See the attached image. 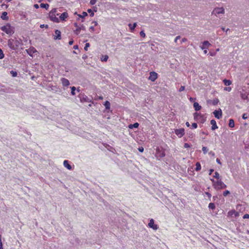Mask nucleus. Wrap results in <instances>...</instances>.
Returning a JSON list of instances; mask_svg holds the SVG:
<instances>
[{
    "mask_svg": "<svg viewBox=\"0 0 249 249\" xmlns=\"http://www.w3.org/2000/svg\"><path fill=\"white\" fill-rule=\"evenodd\" d=\"M180 38V36H176V37L175 38V40H174V41H175V42H177V40H178V39H179Z\"/></svg>",
    "mask_w": 249,
    "mask_h": 249,
    "instance_id": "nucleus-50",
    "label": "nucleus"
},
{
    "mask_svg": "<svg viewBox=\"0 0 249 249\" xmlns=\"http://www.w3.org/2000/svg\"><path fill=\"white\" fill-rule=\"evenodd\" d=\"M108 59V56L107 55H102L101 57V60L102 61L107 62Z\"/></svg>",
    "mask_w": 249,
    "mask_h": 249,
    "instance_id": "nucleus-21",
    "label": "nucleus"
},
{
    "mask_svg": "<svg viewBox=\"0 0 249 249\" xmlns=\"http://www.w3.org/2000/svg\"><path fill=\"white\" fill-rule=\"evenodd\" d=\"M208 207L210 209H214L215 208V205L213 203H210Z\"/></svg>",
    "mask_w": 249,
    "mask_h": 249,
    "instance_id": "nucleus-29",
    "label": "nucleus"
},
{
    "mask_svg": "<svg viewBox=\"0 0 249 249\" xmlns=\"http://www.w3.org/2000/svg\"><path fill=\"white\" fill-rule=\"evenodd\" d=\"M222 30L223 31H225L226 32H227L229 30V29L227 28V29H226L225 28H222Z\"/></svg>",
    "mask_w": 249,
    "mask_h": 249,
    "instance_id": "nucleus-53",
    "label": "nucleus"
},
{
    "mask_svg": "<svg viewBox=\"0 0 249 249\" xmlns=\"http://www.w3.org/2000/svg\"><path fill=\"white\" fill-rule=\"evenodd\" d=\"M223 82L225 86H230L231 84V81L230 80L224 79Z\"/></svg>",
    "mask_w": 249,
    "mask_h": 249,
    "instance_id": "nucleus-24",
    "label": "nucleus"
},
{
    "mask_svg": "<svg viewBox=\"0 0 249 249\" xmlns=\"http://www.w3.org/2000/svg\"><path fill=\"white\" fill-rule=\"evenodd\" d=\"M148 226L155 230L158 229V225L154 224V220L153 219L150 220V221L148 223Z\"/></svg>",
    "mask_w": 249,
    "mask_h": 249,
    "instance_id": "nucleus-9",
    "label": "nucleus"
},
{
    "mask_svg": "<svg viewBox=\"0 0 249 249\" xmlns=\"http://www.w3.org/2000/svg\"><path fill=\"white\" fill-rule=\"evenodd\" d=\"M156 155L158 157L161 158H163L165 156V153L164 151H160V149L158 147L156 149Z\"/></svg>",
    "mask_w": 249,
    "mask_h": 249,
    "instance_id": "nucleus-10",
    "label": "nucleus"
},
{
    "mask_svg": "<svg viewBox=\"0 0 249 249\" xmlns=\"http://www.w3.org/2000/svg\"><path fill=\"white\" fill-rule=\"evenodd\" d=\"M212 14L216 16V14H218V9H217L216 8H215L213 10Z\"/></svg>",
    "mask_w": 249,
    "mask_h": 249,
    "instance_id": "nucleus-42",
    "label": "nucleus"
},
{
    "mask_svg": "<svg viewBox=\"0 0 249 249\" xmlns=\"http://www.w3.org/2000/svg\"><path fill=\"white\" fill-rule=\"evenodd\" d=\"M1 30L8 35H11L14 33L13 28L9 23L1 27Z\"/></svg>",
    "mask_w": 249,
    "mask_h": 249,
    "instance_id": "nucleus-2",
    "label": "nucleus"
},
{
    "mask_svg": "<svg viewBox=\"0 0 249 249\" xmlns=\"http://www.w3.org/2000/svg\"><path fill=\"white\" fill-rule=\"evenodd\" d=\"M226 187V185L219 181V189L220 188H225Z\"/></svg>",
    "mask_w": 249,
    "mask_h": 249,
    "instance_id": "nucleus-27",
    "label": "nucleus"
},
{
    "mask_svg": "<svg viewBox=\"0 0 249 249\" xmlns=\"http://www.w3.org/2000/svg\"><path fill=\"white\" fill-rule=\"evenodd\" d=\"M56 9H53L50 13V18L52 21L58 23L59 22V18H57L56 16H59V14H56Z\"/></svg>",
    "mask_w": 249,
    "mask_h": 249,
    "instance_id": "nucleus-1",
    "label": "nucleus"
},
{
    "mask_svg": "<svg viewBox=\"0 0 249 249\" xmlns=\"http://www.w3.org/2000/svg\"><path fill=\"white\" fill-rule=\"evenodd\" d=\"M204 53L205 54H206L207 53V51L206 50V49H204Z\"/></svg>",
    "mask_w": 249,
    "mask_h": 249,
    "instance_id": "nucleus-64",
    "label": "nucleus"
},
{
    "mask_svg": "<svg viewBox=\"0 0 249 249\" xmlns=\"http://www.w3.org/2000/svg\"><path fill=\"white\" fill-rule=\"evenodd\" d=\"M76 90V88L75 87H71V94L72 95H75V91Z\"/></svg>",
    "mask_w": 249,
    "mask_h": 249,
    "instance_id": "nucleus-28",
    "label": "nucleus"
},
{
    "mask_svg": "<svg viewBox=\"0 0 249 249\" xmlns=\"http://www.w3.org/2000/svg\"><path fill=\"white\" fill-rule=\"evenodd\" d=\"M63 165L69 170H71L72 169L71 165L69 163V161L67 160H65L64 161Z\"/></svg>",
    "mask_w": 249,
    "mask_h": 249,
    "instance_id": "nucleus-15",
    "label": "nucleus"
},
{
    "mask_svg": "<svg viewBox=\"0 0 249 249\" xmlns=\"http://www.w3.org/2000/svg\"><path fill=\"white\" fill-rule=\"evenodd\" d=\"M210 123L212 125V129L214 130L217 128L216 121L214 120H212L210 122Z\"/></svg>",
    "mask_w": 249,
    "mask_h": 249,
    "instance_id": "nucleus-16",
    "label": "nucleus"
},
{
    "mask_svg": "<svg viewBox=\"0 0 249 249\" xmlns=\"http://www.w3.org/2000/svg\"><path fill=\"white\" fill-rule=\"evenodd\" d=\"M228 216L232 217H237L239 216V213L234 210H232L228 213Z\"/></svg>",
    "mask_w": 249,
    "mask_h": 249,
    "instance_id": "nucleus-5",
    "label": "nucleus"
},
{
    "mask_svg": "<svg viewBox=\"0 0 249 249\" xmlns=\"http://www.w3.org/2000/svg\"><path fill=\"white\" fill-rule=\"evenodd\" d=\"M11 73L12 74V76L14 77H16L17 75V72L16 71H11Z\"/></svg>",
    "mask_w": 249,
    "mask_h": 249,
    "instance_id": "nucleus-39",
    "label": "nucleus"
},
{
    "mask_svg": "<svg viewBox=\"0 0 249 249\" xmlns=\"http://www.w3.org/2000/svg\"><path fill=\"white\" fill-rule=\"evenodd\" d=\"M197 127V124L196 123H193L192 124V128H196Z\"/></svg>",
    "mask_w": 249,
    "mask_h": 249,
    "instance_id": "nucleus-41",
    "label": "nucleus"
},
{
    "mask_svg": "<svg viewBox=\"0 0 249 249\" xmlns=\"http://www.w3.org/2000/svg\"><path fill=\"white\" fill-rule=\"evenodd\" d=\"M158 78V74L154 72L151 71L150 72V76L149 77V79L152 82H154Z\"/></svg>",
    "mask_w": 249,
    "mask_h": 249,
    "instance_id": "nucleus-6",
    "label": "nucleus"
},
{
    "mask_svg": "<svg viewBox=\"0 0 249 249\" xmlns=\"http://www.w3.org/2000/svg\"><path fill=\"white\" fill-rule=\"evenodd\" d=\"M34 7L36 8V9H37V8H39V6H38V5L37 4H36L34 5Z\"/></svg>",
    "mask_w": 249,
    "mask_h": 249,
    "instance_id": "nucleus-58",
    "label": "nucleus"
},
{
    "mask_svg": "<svg viewBox=\"0 0 249 249\" xmlns=\"http://www.w3.org/2000/svg\"><path fill=\"white\" fill-rule=\"evenodd\" d=\"M218 112H219V117L220 116L222 115V110L219 108Z\"/></svg>",
    "mask_w": 249,
    "mask_h": 249,
    "instance_id": "nucleus-54",
    "label": "nucleus"
},
{
    "mask_svg": "<svg viewBox=\"0 0 249 249\" xmlns=\"http://www.w3.org/2000/svg\"><path fill=\"white\" fill-rule=\"evenodd\" d=\"M205 194H206V196H207L209 198H211V195L209 193H208V192H206V193H205Z\"/></svg>",
    "mask_w": 249,
    "mask_h": 249,
    "instance_id": "nucleus-49",
    "label": "nucleus"
},
{
    "mask_svg": "<svg viewBox=\"0 0 249 249\" xmlns=\"http://www.w3.org/2000/svg\"><path fill=\"white\" fill-rule=\"evenodd\" d=\"M74 26L76 27V29L74 30V33L78 35L80 34L83 26H79L77 23H74Z\"/></svg>",
    "mask_w": 249,
    "mask_h": 249,
    "instance_id": "nucleus-8",
    "label": "nucleus"
},
{
    "mask_svg": "<svg viewBox=\"0 0 249 249\" xmlns=\"http://www.w3.org/2000/svg\"><path fill=\"white\" fill-rule=\"evenodd\" d=\"M97 1V0H90V4L92 5H94Z\"/></svg>",
    "mask_w": 249,
    "mask_h": 249,
    "instance_id": "nucleus-43",
    "label": "nucleus"
},
{
    "mask_svg": "<svg viewBox=\"0 0 249 249\" xmlns=\"http://www.w3.org/2000/svg\"><path fill=\"white\" fill-rule=\"evenodd\" d=\"M229 126L230 127H233L234 126V122L233 120L230 119L229 120Z\"/></svg>",
    "mask_w": 249,
    "mask_h": 249,
    "instance_id": "nucleus-26",
    "label": "nucleus"
},
{
    "mask_svg": "<svg viewBox=\"0 0 249 249\" xmlns=\"http://www.w3.org/2000/svg\"><path fill=\"white\" fill-rule=\"evenodd\" d=\"M53 38L54 39H61V32L58 30L55 31V35Z\"/></svg>",
    "mask_w": 249,
    "mask_h": 249,
    "instance_id": "nucleus-13",
    "label": "nucleus"
},
{
    "mask_svg": "<svg viewBox=\"0 0 249 249\" xmlns=\"http://www.w3.org/2000/svg\"><path fill=\"white\" fill-rule=\"evenodd\" d=\"M73 43V41L72 40H70L69 42V45H71Z\"/></svg>",
    "mask_w": 249,
    "mask_h": 249,
    "instance_id": "nucleus-57",
    "label": "nucleus"
},
{
    "mask_svg": "<svg viewBox=\"0 0 249 249\" xmlns=\"http://www.w3.org/2000/svg\"><path fill=\"white\" fill-rule=\"evenodd\" d=\"M0 18L3 20H8L9 19V18L7 16V13L6 12H2Z\"/></svg>",
    "mask_w": 249,
    "mask_h": 249,
    "instance_id": "nucleus-17",
    "label": "nucleus"
},
{
    "mask_svg": "<svg viewBox=\"0 0 249 249\" xmlns=\"http://www.w3.org/2000/svg\"><path fill=\"white\" fill-rule=\"evenodd\" d=\"M187 41V39L186 38H183L182 39L181 42H184Z\"/></svg>",
    "mask_w": 249,
    "mask_h": 249,
    "instance_id": "nucleus-56",
    "label": "nucleus"
},
{
    "mask_svg": "<svg viewBox=\"0 0 249 249\" xmlns=\"http://www.w3.org/2000/svg\"><path fill=\"white\" fill-rule=\"evenodd\" d=\"M89 46H90V45H89V43H86L85 44V46L84 47V50L87 51L88 50V48L89 47Z\"/></svg>",
    "mask_w": 249,
    "mask_h": 249,
    "instance_id": "nucleus-35",
    "label": "nucleus"
},
{
    "mask_svg": "<svg viewBox=\"0 0 249 249\" xmlns=\"http://www.w3.org/2000/svg\"><path fill=\"white\" fill-rule=\"evenodd\" d=\"M230 194V192L228 190H226L225 191L223 192V195L224 196H227L228 195Z\"/></svg>",
    "mask_w": 249,
    "mask_h": 249,
    "instance_id": "nucleus-34",
    "label": "nucleus"
},
{
    "mask_svg": "<svg viewBox=\"0 0 249 249\" xmlns=\"http://www.w3.org/2000/svg\"><path fill=\"white\" fill-rule=\"evenodd\" d=\"M190 147V145L187 143H185L184 144V148H189Z\"/></svg>",
    "mask_w": 249,
    "mask_h": 249,
    "instance_id": "nucleus-45",
    "label": "nucleus"
},
{
    "mask_svg": "<svg viewBox=\"0 0 249 249\" xmlns=\"http://www.w3.org/2000/svg\"><path fill=\"white\" fill-rule=\"evenodd\" d=\"M214 115V117L216 118H218V110H215L213 112Z\"/></svg>",
    "mask_w": 249,
    "mask_h": 249,
    "instance_id": "nucleus-38",
    "label": "nucleus"
},
{
    "mask_svg": "<svg viewBox=\"0 0 249 249\" xmlns=\"http://www.w3.org/2000/svg\"><path fill=\"white\" fill-rule=\"evenodd\" d=\"M186 125L189 127L190 126V124L189 123V122H186Z\"/></svg>",
    "mask_w": 249,
    "mask_h": 249,
    "instance_id": "nucleus-63",
    "label": "nucleus"
},
{
    "mask_svg": "<svg viewBox=\"0 0 249 249\" xmlns=\"http://www.w3.org/2000/svg\"><path fill=\"white\" fill-rule=\"evenodd\" d=\"M0 249H3L2 248V243L0 242Z\"/></svg>",
    "mask_w": 249,
    "mask_h": 249,
    "instance_id": "nucleus-60",
    "label": "nucleus"
},
{
    "mask_svg": "<svg viewBox=\"0 0 249 249\" xmlns=\"http://www.w3.org/2000/svg\"><path fill=\"white\" fill-rule=\"evenodd\" d=\"M199 116V117H201V116L199 114V113H195L194 114V117L196 119H197L198 118V117Z\"/></svg>",
    "mask_w": 249,
    "mask_h": 249,
    "instance_id": "nucleus-40",
    "label": "nucleus"
},
{
    "mask_svg": "<svg viewBox=\"0 0 249 249\" xmlns=\"http://www.w3.org/2000/svg\"><path fill=\"white\" fill-rule=\"evenodd\" d=\"M104 105L105 106V107L107 109H109L110 108V104L109 102H108V101H106L105 102Z\"/></svg>",
    "mask_w": 249,
    "mask_h": 249,
    "instance_id": "nucleus-23",
    "label": "nucleus"
},
{
    "mask_svg": "<svg viewBox=\"0 0 249 249\" xmlns=\"http://www.w3.org/2000/svg\"><path fill=\"white\" fill-rule=\"evenodd\" d=\"M128 26L129 27L131 31L132 32L134 30L135 28L136 27L137 23H134L133 24L129 23L128 24Z\"/></svg>",
    "mask_w": 249,
    "mask_h": 249,
    "instance_id": "nucleus-19",
    "label": "nucleus"
},
{
    "mask_svg": "<svg viewBox=\"0 0 249 249\" xmlns=\"http://www.w3.org/2000/svg\"><path fill=\"white\" fill-rule=\"evenodd\" d=\"M247 118H248V116H247V114L244 113V114H243V115H242V118H243V119L245 120V119H247Z\"/></svg>",
    "mask_w": 249,
    "mask_h": 249,
    "instance_id": "nucleus-46",
    "label": "nucleus"
},
{
    "mask_svg": "<svg viewBox=\"0 0 249 249\" xmlns=\"http://www.w3.org/2000/svg\"><path fill=\"white\" fill-rule=\"evenodd\" d=\"M139 126L138 123H135L133 124H130L128 125L129 128L132 129L133 128H138Z\"/></svg>",
    "mask_w": 249,
    "mask_h": 249,
    "instance_id": "nucleus-20",
    "label": "nucleus"
},
{
    "mask_svg": "<svg viewBox=\"0 0 249 249\" xmlns=\"http://www.w3.org/2000/svg\"><path fill=\"white\" fill-rule=\"evenodd\" d=\"M40 27L41 28H43L44 27H46V28H48V25H44V24H41L40 26Z\"/></svg>",
    "mask_w": 249,
    "mask_h": 249,
    "instance_id": "nucleus-47",
    "label": "nucleus"
},
{
    "mask_svg": "<svg viewBox=\"0 0 249 249\" xmlns=\"http://www.w3.org/2000/svg\"><path fill=\"white\" fill-rule=\"evenodd\" d=\"M8 46L12 50H17L19 47V42L18 40H9Z\"/></svg>",
    "mask_w": 249,
    "mask_h": 249,
    "instance_id": "nucleus-3",
    "label": "nucleus"
},
{
    "mask_svg": "<svg viewBox=\"0 0 249 249\" xmlns=\"http://www.w3.org/2000/svg\"><path fill=\"white\" fill-rule=\"evenodd\" d=\"M196 168L195 170L196 171H200L201 169V166L199 162H197L196 164Z\"/></svg>",
    "mask_w": 249,
    "mask_h": 249,
    "instance_id": "nucleus-22",
    "label": "nucleus"
},
{
    "mask_svg": "<svg viewBox=\"0 0 249 249\" xmlns=\"http://www.w3.org/2000/svg\"><path fill=\"white\" fill-rule=\"evenodd\" d=\"M210 45H211V44L208 41H205L203 42L202 46H200V48L202 50H204L208 48Z\"/></svg>",
    "mask_w": 249,
    "mask_h": 249,
    "instance_id": "nucleus-14",
    "label": "nucleus"
},
{
    "mask_svg": "<svg viewBox=\"0 0 249 249\" xmlns=\"http://www.w3.org/2000/svg\"><path fill=\"white\" fill-rule=\"evenodd\" d=\"M195 99H196L193 98H192V97H190V98H189V100H190L191 102L194 101Z\"/></svg>",
    "mask_w": 249,
    "mask_h": 249,
    "instance_id": "nucleus-55",
    "label": "nucleus"
},
{
    "mask_svg": "<svg viewBox=\"0 0 249 249\" xmlns=\"http://www.w3.org/2000/svg\"><path fill=\"white\" fill-rule=\"evenodd\" d=\"M40 6L41 8H45L46 9H48L49 7V5L48 3H41Z\"/></svg>",
    "mask_w": 249,
    "mask_h": 249,
    "instance_id": "nucleus-25",
    "label": "nucleus"
},
{
    "mask_svg": "<svg viewBox=\"0 0 249 249\" xmlns=\"http://www.w3.org/2000/svg\"><path fill=\"white\" fill-rule=\"evenodd\" d=\"M175 133L179 137H182L185 134L184 128L176 129L175 130Z\"/></svg>",
    "mask_w": 249,
    "mask_h": 249,
    "instance_id": "nucleus-4",
    "label": "nucleus"
},
{
    "mask_svg": "<svg viewBox=\"0 0 249 249\" xmlns=\"http://www.w3.org/2000/svg\"><path fill=\"white\" fill-rule=\"evenodd\" d=\"M4 57V55L3 53H0V59L3 58Z\"/></svg>",
    "mask_w": 249,
    "mask_h": 249,
    "instance_id": "nucleus-51",
    "label": "nucleus"
},
{
    "mask_svg": "<svg viewBox=\"0 0 249 249\" xmlns=\"http://www.w3.org/2000/svg\"><path fill=\"white\" fill-rule=\"evenodd\" d=\"M99 99L100 100H103V97L101 96H99L98 97Z\"/></svg>",
    "mask_w": 249,
    "mask_h": 249,
    "instance_id": "nucleus-62",
    "label": "nucleus"
},
{
    "mask_svg": "<svg viewBox=\"0 0 249 249\" xmlns=\"http://www.w3.org/2000/svg\"><path fill=\"white\" fill-rule=\"evenodd\" d=\"M215 177L216 178H218V173L217 172H215Z\"/></svg>",
    "mask_w": 249,
    "mask_h": 249,
    "instance_id": "nucleus-61",
    "label": "nucleus"
},
{
    "mask_svg": "<svg viewBox=\"0 0 249 249\" xmlns=\"http://www.w3.org/2000/svg\"><path fill=\"white\" fill-rule=\"evenodd\" d=\"M59 20L66 21L69 17V15L67 12H63L61 14H59Z\"/></svg>",
    "mask_w": 249,
    "mask_h": 249,
    "instance_id": "nucleus-7",
    "label": "nucleus"
},
{
    "mask_svg": "<svg viewBox=\"0 0 249 249\" xmlns=\"http://www.w3.org/2000/svg\"><path fill=\"white\" fill-rule=\"evenodd\" d=\"M243 218H244V219H246V218L249 219V214H245L243 216Z\"/></svg>",
    "mask_w": 249,
    "mask_h": 249,
    "instance_id": "nucleus-48",
    "label": "nucleus"
},
{
    "mask_svg": "<svg viewBox=\"0 0 249 249\" xmlns=\"http://www.w3.org/2000/svg\"><path fill=\"white\" fill-rule=\"evenodd\" d=\"M88 16V14L86 12H83L82 15H79V16L82 18H84Z\"/></svg>",
    "mask_w": 249,
    "mask_h": 249,
    "instance_id": "nucleus-31",
    "label": "nucleus"
},
{
    "mask_svg": "<svg viewBox=\"0 0 249 249\" xmlns=\"http://www.w3.org/2000/svg\"><path fill=\"white\" fill-rule=\"evenodd\" d=\"M140 35L142 37H145V34L144 33L143 31H141L140 33Z\"/></svg>",
    "mask_w": 249,
    "mask_h": 249,
    "instance_id": "nucleus-37",
    "label": "nucleus"
},
{
    "mask_svg": "<svg viewBox=\"0 0 249 249\" xmlns=\"http://www.w3.org/2000/svg\"><path fill=\"white\" fill-rule=\"evenodd\" d=\"M87 11L90 14V17H93L94 15V12H93V11L90 9H89Z\"/></svg>",
    "mask_w": 249,
    "mask_h": 249,
    "instance_id": "nucleus-33",
    "label": "nucleus"
},
{
    "mask_svg": "<svg viewBox=\"0 0 249 249\" xmlns=\"http://www.w3.org/2000/svg\"><path fill=\"white\" fill-rule=\"evenodd\" d=\"M26 51L27 53L30 55H32L33 53L36 52V49L33 47H30L28 49L26 50Z\"/></svg>",
    "mask_w": 249,
    "mask_h": 249,
    "instance_id": "nucleus-12",
    "label": "nucleus"
},
{
    "mask_svg": "<svg viewBox=\"0 0 249 249\" xmlns=\"http://www.w3.org/2000/svg\"><path fill=\"white\" fill-rule=\"evenodd\" d=\"M231 87H229L224 88V90L230 92V91H231Z\"/></svg>",
    "mask_w": 249,
    "mask_h": 249,
    "instance_id": "nucleus-36",
    "label": "nucleus"
},
{
    "mask_svg": "<svg viewBox=\"0 0 249 249\" xmlns=\"http://www.w3.org/2000/svg\"><path fill=\"white\" fill-rule=\"evenodd\" d=\"M61 81L62 85L64 87H68L70 85L69 81L65 78H62Z\"/></svg>",
    "mask_w": 249,
    "mask_h": 249,
    "instance_id": "nucleus-11",
    "label": "nucleus"
},
{
    "mask_svg": "<svg viewBox=\"0 0 249 249\" xmlns=\"http://www.w3.org/2000/svg\"><path fill=\"white\" fill-rule=\"evenodd\" d=\"M194 107L196 111H198L200 110L201 107L199 106V104L197 102H195L194 103Z\"/></svg>",
    "mask_w": 249,
    "mask_h": 249,
    "instance_id": "nucleus-18",
    "label": "nucleus"
},
{
    "mask_svg": "<svg viewBox=\"0 0 249 249\" xmlns=\"http://www.w3.org/2000/svg\"><path fill=\"white\" fill-rule=\"evenodd\" d=\"M143 148L141 147L139 148V151L141 152H142L143 151Z\"/></svg>",
    "mask_w": 249,
    "mask_h": 249,
    "instance_id": "nucleus-52",
    "label": "nucleus"
},
{
    "mask_svg": "<svg viewBox=\"0 0 249 249\" xmlns=\"http://www.w3.org/2000/svg\"><path fill=\"white\" fill-rule=\"evenodd\" d=\"M184 89H185V87L181 86L179 89V91L181 92V91H183Z\"/></svg>",
    "mask_w": 249,
    "mask_h": 249,
    "instance_id": "nucleus-44",
    "label": "nucleus"
},
{
    "mask_svg": "<svg viewBox=\"0 0 249 249\" xmlns=\"http://www.w3.org/2000/svg\"><path fill=\"white\" fill-rule=\"evenodd\" d=\"M78 48V45H74V46H73V49H75V50L77 49Z\"/></svg>",
    "mask_w": 249,
    "mask_h": 249,
    "instance_id": "nucleus-59",
    "label": "nucleus"
},
{
    "mask_svg": "<svg viewBox=\"0 0 249 249\" xmlns=\"http://www.w3.org/2000/svg\"><path fill=\"white\" fill-rule=\"evenodd\" d=\"M225 13V9L224 7H222L219 8V14H224Z\"/></svg>",
    "mask_w": 249,
    "mask_h": 249,
    "instance_id": "nucleus-30",
    "label": "nucleus"
},
{
    "mask_svg": "<svg viewBox=\"0 0 249 249\" xmlns=\"http://www.w3.org/2000/svg\"><path fill=\"white\" fill-rule=\"evenodd\" d=\"M202 151L203 153L206 154L208 151V149L206 147L203 146L202 147Z\"/></svg>",
    "mask_w": 249,
    "mask_h": 249,
    "instance_id": "nucleus-32",
    "label": "nucleus"
}]
</instances>
